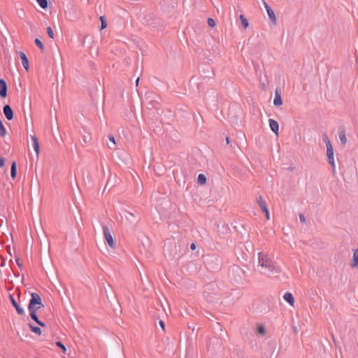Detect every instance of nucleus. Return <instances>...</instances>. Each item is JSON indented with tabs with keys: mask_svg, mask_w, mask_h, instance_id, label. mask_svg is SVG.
<instances>
[{
	"mask_svg": "<svg viewBox=\"0 0 358 358\" xmlns=\"http://www.w3.org/2000/svg\"><path fill=\"white\" fill-rule=\"evenodd\" d=\"M339 139L343 145H345L347 143V138L345 135V131L344 129L340 130L338 132Z\"/></svg>",
	"mask_w": 358,
	"mask_h": 358,
	"instance_id": "2eb2a0df",
	"label": "nucleus"
},
{
	"mask_svg": "<svg viewBox=\"0 0 358 358\" xmlns=\"http://www.w3.org/2000/svg\"><path fill=\"white\" fill-rule=\"evenodd\" d=\"M10 176L13 179H15L17 176V164L15 162H13L10 168Z\"/></svg>",
	"mask_w": 358,
	"mask_h": 358,
	"instance_id": "dca6fc26",
	"label": "nucleus"
},
{
	"mask_svg": "<svg viewBox=\"0 0 358 358\" xmlns=\"http://www.w3.org/2000/svg\"><path fill=\"white\" fill-rule=\"evenodd\" d=\"M35 44L37 45V47H38V48L43 51L44 50V46H43V43L41 42V41L39 39V38H36L35 41Z\"/></svg>",
	"mask_w": 358,
	"mask_h": 358,
	"instance_id": "393cba45",
	"label": "nucleus"
},
{
	"mask_svg": "<svg viewBox=\"0 0 358 358\" xmlns=\"http://www.w3.org/2000/svg\"><path fill=\"white\" fill-rule=\"evenodd\" d=\"M115 145H113V143H110V145L108 144V147L110 148V149H115Z\"/></svg>",
	"mask_w": 358,
	"mask_h": 358,
	"instance_id": "a19ab883",
	"label": "nucleus"
},
{
	"mask_svg": "<svg viewBox=\"0 0 358 358\" xmlns=\"http://www.w3.org/2000/svg\"><path fill=\"white\" fill-rule=\"evenodd\" d=\"M38 5L43 9L48 8V1L47 0H36Z\"/></svg>",
	"mask_w": 358,
	"mask_h": 358,
	"instance_id": "4be33fe9",
	"label": "nucleus"
},
{
	"mask_svg": "<svg viewBox=\"0 0 358 358\" xmlns=\"http://www.w3.org/2000/svg\"><path fill=\"white\" fill-rule=\"evenodd\" d=\"M29 327L31 329V331L34 332L38 335L41 334V329L38 327H34L31 324H29Z\"/></svg>",
	"mask_w": 358,
	"mask_h": 358,
	"instance_id": "6ab92c4d",
	"label": "nucleus"
},
{
	"mask_svg": "<svg viewBox=\"0 0 358 358\" xmlns=\"http://www.w3.org/2000/svg\"><path fill=\"white\" fill-rule=\"evenodd\" d=\"M208 24L210 27H214L216 25L215 22L213 18L208 19Z\"/></svg>",
	"mask_w": 358,
	"mask_h": 358,
	"instance_id": "7c9ffc66",
	"label": "nucleus"
},
{
	"mask_svg": "<svg viewBox=\"0 0 358 358\" xmlns=\"http://www.w3.org/2000/svg\"><path fill=\"white\" fill-rule=\"evenodd\" d=\"M5 164V159L0 157V167H3Z\"/></svg>",
	"mask_w": 358,
	"mask_h": 358,
	"instance_id": "c9c22d12",
	"label": "nucleus"
},
{
	"mask_svg": "<svg viewBox=\"0 0 358 358\" xmlns=\"http://www.w3.org/2000/svg\"><path fill=\"white\" fill-rule=\"evenodd\" d=\"M257 202L259 206L260 207V208L262 209V210L265 213L266 220H269L270 216H269L268 209L266 204L264 201L261 195H259V196L257 198Z\"/></svg>",
	"mask_w": 358,
	"mask_h": 358,
	"instance_id": "20e7f679",
	"label": "nucleus"
},
{
	"mask_svg": "<svg viewBox=\"0 0 358 358\" xmlns=\"http://www.w3.org/2000/svg\"><path fill=\"white\" fill-rule=\"evenodd\" d=\"M352 268H358V249L354 250L353 256H352Z\"/></svg>",
	"mask_w": 358,
	"mask_h": 358,
	"instance_id": "ddd939ff",
	"label": "nucleus"
},
{
	"mask_svg": "<svg viewBox=\"0 0 358 358\" xmlns=\"http://www.w3.org/2000/svg\"><path fill=\"white\" fill-rule=\"evenodd\" d=\"M43 307V306H34V308L33 309H29V313H30V316L31 317V319L33 318V315H36V312L38 310H39L41 308Z\"/></svg>",
	"mask_w": 358,
	"mask_h": 358,
	"instance_id": "a211bd4d",
	"label": "nucleus"
},
{
	"mask_svg": "<svg viewBox=\"0 0 358 358\" xmlns=\"http://www.w3.org/2000/svg\"><path fill=\"white\" fill-rule=\"evenodd\" d=\"M239 18L241 21V24L244 29H247L249 26V23L246 17L243 15H241Z\"/></svg>",
	"mask_w": 358,
	"mask_h": 358,
	"instance_id": "f3484780",
	"label": "nucleus"
},
{
	"mask_svg": "<svg viewBox=\"0 0 358 358\" xmlns=\"http://www.w3.org/2000/svg\"><path fill=\"white\" fill-rule=\"evenodd\" d=\"M33 147H34V149L37 156H38L39 152H40V147H39L38 142L33 143Z\"/></svg>",
	"mask_w": 358,
	"mask_h": 358,
	"instance_id": "c85d7f7f",
	"label": "nucleus"
},
{
	"mask_svg": "<svg viewBox=\"0 0 358 358\" xmlns=\"http://www.w3.org/2000/svg\"><path fill=\"white\" fill-rule=\"evenodd\" d=\"M55 344H56V345H57L58 348H59L62 350V352H63L64 353H66V348L64 346V345L62 342H60V341H57V342L55 343Z\"/></svg>",
	"mask_w": 358,
	"mask_h": 358,
	"instance_id": "a878e982",
	"label": "nucleus"
},
{
	"mask_svg": "<svg viewBox=\"0 0 358 358\" xmlns=\"http://www.w3.org/2000/svg\"><path fill=\"white\" fill-rule=\"evenodd\" d=\"M7 134L6 129L4 127L1 120H0V137H4Z\"/></svg>",
	"mask_w": 358,
	"mask_h": 358,
	"instance_id": "aec40b11",
	"label": "nucleus"
},
{
	"mask_svg": "<svg viewBox=\"0 0 358 358\" xmlns=\"http://www.w3.org/2000/svg\"><path fill=\"white\" fill-rule=\"evenodd\" d=\"M138 83H139V78H138L136 80V86H138Z\"/></svg>",
	"mask_w": 358,
	"mask_h": 358,
	"instance_id": "49530a36",
	"label": "nucleus"
},
{
	"mask_svg": "<svg viewBox=\"0 0 358 358\" xmlns=\"http://www.w3.org/2000/svg\"><path fill=\"white\" fill-rule=\"evenodd\" d=\"M5 265V259H2V262L1 264V266H3Z\"/></svg>",
	"mask_w": 358,
	"mask_h": 358,
	"instance_id": "a18cd8bd",
	"label": "nucleus"
},
{
	"mask_svg": "<svg viewBox=\"0 0 358 358\" xmlns=\"http://www.w3.org/2000/svg\"><path fill=\"white\" fill-rule=\"evenodd\" d=\"M196 244L194 243H192L190 245V248L192 250H194L196 249Z\"/></svg>",
	"mask_w": 358,
	"mask_h": 358,
	"instance_id": "ea45409f",
	"label": "nucleus"
},
{
	"mask_svg": "<svg viewBox=\"0 0 358 358\" xmlns=\"http://www.w3.org/2000/svg\"><path fill=\"white\" fill-rule=\"evenodd\" d=\"M266 12H267V14H268V18L269 20H271V22L273 24H275L276 22H277V19H276V17H275V13L274 11L272 10V8H268L266 10Z\"/></svg>",
	"mask_w": 358,
	"mask_h": 358,
	"instance_id": "f8f14e48",
	"label": "nucleus"
},
{
	"mask_svg": "<svg viewBox=\"0 0 358 358\" xmlns=\"http://www.w3.org/2000/svg\"><path fill=\"white\" fill-rule=\"evenodd\" d=\"M197 180H198V182L200 183L201 185H203L206 182V176L201 173L198 176Z\"/></svg>",
	"mask_w": 358,
	"mask_h": 358,
	"instance_id": "412c9836",
	"label": "nucleus"
},
{
	"mask_svg": "<svg viewBox=\"0 0 358 358\" xmlns=\"http://www.w3.org/2000/svg\"><path fill=\"white\" fill-rule=\"evenodd\" d=\"M16 262H17V264L18 266L21 268L22 267V264L19 262L18 259H17Z\"/></svg>",
	"mask_w": 358,
	"mask_h": 358,
	"instance_id": "79ce46f5",
	"label": "nucleus"
},
{
	"mask_svg": "<svg viewBox=\"0 0 358 358\" xmlns=\"http://www.w3.org/2000/svg\"><path fill=\"white\" fill-rule=\"evenodd\" d=\"M262 3H263V5H264L266 10L268 8H271V7L268 5V3L264 0H262Z\"/></svg>",
	"mask_w": 358,
	"mask_h": 358,
	"instance_id": "e433bc0d",
	"label": "nucleus"
},
{
	"mask_svg": "<svg viewBox=\"0 0 358 358\" xmlns=\"http://www.w3.org/2000/svg\"><path fill=\"white\" fill-rule=\"evenodd\" d=\"M10 299L12 305L15 307L17 313L19 315H24V309L22 307H20V306L16 302V301L14 299V298L13 297L12 295H10Z\"/></svg>",
	"mask_w": 358,
	"mask_h": 358,
	"instance_id": "6e6552de",
	"label": "nucleus"
},
{
	"mask_svg": "<svg viewBox=\"0 0 358 358\" xmlns=\"http://www.w3.org/2000/svg\"><path fill=\"white\" fill-rule=\"evenodd\" d=\"M257 333L262 335L265 334L266 330L263 325H259L257 327Z\"/></svg>",
	"mask_w": 358,
	"mask_h": 358,
	"instance_id": "cd10ccee",
	"label": "nucleus"
},
{
	"mask_svg": "<svg viewBox=\"0 0 358 358\" xmlns=\"http://www.w3.org/2000/svg\"><path fill=\"white\" fill-rule=\"evenodd\" d=\"M3 112L8 120H11L13 118V111L9 105H5L3 108Z\"/></svg>",
	"mask_w": 358,
	"mask_h": 358,
	"instance_id": "39448f33",
	"label": "nucleus"
},
{
	"mask_svg": "<svg viewBox=\"0 0 358 358\" xmlns=\"http://www.w3.org/2000/svg\"><path fill=\"white\" fill-rule=\"evenodd\" d=\"M108 139L110 141V143H113V145H116L115 137L113 135H109L108 136Z\"/></svg>",
	"mask_w": 358,
	"mask_h": 358,
	"instance_id": "473e14b6",
	"label": "nucleus"
},
{
	"mask_svg": "<svg viewBox=\"0 0 358 358\" xmlns=\"http://www.w3.org/2000/svg\"><path fill=\"white\" fill-rule=\"evenodd\" d=\"M323 141H324V143H325V144H326V147H327V148H328L329 147V148L333 147V146H332V145H331V141H330V140L329 139V137L327 136V134H324V135L323 136Z\"/></svg>",
	"mask_w": 358,
	"mask_h": 358,
	"instance_id": "5701e85b",
	"label": "nucleus"
},
{
	"mask_svg": "<svg viewBox=\"0 0 358 358\" xmlns=\"http://www.w3.org/2000/svg\"><path fill=\"white\" fill-rule=\"evenodd\" d=\"M226 141H227V143L229 144L230 143V140H229V137H227L226 138Z\"/></svg>",
	"mask_w": 358,
	"mask_h": 358,
	"instance_id": "c03bdc74",
	"label": "nucleus"
},
{
	"mask_svg": "<svg viewBox=\"0 0 358 358\" xmlns=\"http://www.w3.org/2000/svg\"><path fill=\"white\" fill-rule=\"evenodd\" d=\"M100 20H101V29H105L106 27L107 24H106V21L104 20L103 16L100 17Z\"/></svg>",
	"mask_w": 358,
	"mask_h": 358,
	"instance_id": "2f4dec72",
	"label": "nucleus"
},
{
	"mask_svg": "<svg viewBox=\"0 0 358 358\" xmlns=\"http://www.w3.org/2000/svg\"><path fill=\"white\" fill-rule=\"evenodd\" d=\"M43 306L41 298L37 293H31V299L29 303L28 309H33L34 306Z\"/></svg>",
	"mask_w": 358,
	"mask_h": 358,
	"instance_id": "7ed1b4c3",
	"label": "nucleus"
},
{
	"mask_svg": "<svg viewBox=\"0 0 358 358\" xmlns=\"http://www.w3.org/2000/svg\"><path fill=\"white\" fill-rule=\"evenodd\" d=\"M103 232L107 243L111 248L114 249L115 248V243L107 226H103Z\"/></svg>",
	"mask_w": 358,
	"mask_h": 358,
	"instance_id": "f03ea898",
	"label": "nucleus"
},
{
	"mask_svg": "<svg viewBox=\"0 0 358 358\" xmlns=\"http://www.w3.org/2000/svg\"><path fill=\"white\" fill-rule=\"evenodd\" d=\"M83 140L85 143H87L89 141V140L87 139V138L86 136H84Z\"/></svg>",
	"mask_w": 358,
	"mask_h": 358,
	"instance_id": "37998d69",
	"label": "nucleus"
},
{
	"mask_svg": "<svg viewBox=\"0 0 358 358\" xmlns=\"http://www.w3.org/2000/svg\"><path fill=\"white\" fill-rule=\"evenodd\" d=\"M257 269L260 273L268 277H271L280 273V268L276 266L275 262L267 253L264 252L258 253Z\"/></svg>",
	"mask_w": 358,
	"mask_h": 358,
	"instance_id": "f257e3e1",
	"label": "nucleus"
},
{
	"mask_svg": "<svg viewBox=\"0 0 358 358\" xmlns=\"http://www.w3.org/2000/svg\"><path fill=\"white\" fill-rule=\"evenodd\" d=\"M283 299L292 306H294V298L292 293L290 292H286L284 296Z\"/></svg>",
	"mask_w": 358,
	"mask_h": 358,
	"instance_id": "9b49d317",
	"label": "nucleus"
},
{
	"mask_svg": "<svg viewBox=\"0 0 358 358\" xmlns=\"http://www.w3.org/2000/svg\"><path fill=\"white\" fill-rule=\"evenodd\" d=\"M299 220H300L301 222H302V223L306 222V217L303 214H299Z\"/></svg>",
	"mask_w": 358,
	"mask_h": 358,
	"instance_id": "72a5a7b5",
	"label": "nucleus"
},
{
	"mask_svg": "<svg viewBox=\"0 0 358 358\" xmlns=\"http://www.w3.org/2000/svg\"><path fill=\"white\" fill-rule=\"evenodd\" d=\"M269 126L271 129V131L276 134V136L278 135V130H279V124L277 121L270 119L269 120Z\"/></svg>",
	"mask_w": 358,
	"mask_h": 358,
	"instance_id": "1a4fd4ad",
	"label": "nucleus"
},
{
	"mask_svg": "<svg viewBox=\"0 0 358 358\" xmlns=\"http://www.w3.org/2000/svg\"><path fill=\"white\" fill-rule=\"evenodd\" d=\"M327 157L328 159L329 163L331 165L333 169H334L335 167V162H334V149L333 147L327 148Z\"/></svg>",
	"mask_w": 358,
	"mask_h": 358,
	"instance_id": "423d86ee",
	"label": "nucleus"
},
{
	"mask_svg": "<svg viewBox=\"0 0 358 358\" xmlns=\"http://www.w3.org/2000/svg\"><path fill=\"white\" fill-rule=\"evenodd\" d=\"M124 217L131 222L134 221L133 218H134V215L131 213L127 212L124 215Z\"/></svg>",
	"mask_w": 358,
	"mask_h": 358,
	"instance_id": "bb28decb",
	"label": "nucleus"
},
{
	"mask_svg": "<svg viewBox=\"0 0 358 358\" xmlns=\"http://www.w3.org/2000/svg\"><path fill=\"white\" fill-rule=\"evenodd\" d=\"M33 316L34 317H33L32 320L34 321H35L38 325H40L42 327H45V324L43 322H42V321L38 320V317L37 315H34Z\"/></svg>",
	"mask_w": 358,
	"mask_h": 358,
	"instance_id": "b1692460",
	"label": "nucleus"
},
{
	"mask_svg": "<svg viewBox=\"0 0 358 358\" xmlns=\"http://www.w3.org/2000/svg\"><path fill=\"white\" fill-rule=\"evenodd\" d=\"M8 87L3 79H0V96L5 98L7 96Z\"/></svg>",
	"mask_w": 358,
	"mask_h": 358,
	"instance_id": "0eeeda50",
	"label": "nucleus"
},
{
	"mask_svg": "<svg viewBox=\"0 0 358 358\" xmlns=\"http://www.w3.org/2000/svg\"><path fill=\"white\" fill-rule=\"evenodd\" d=\"M47 33H48V35L50 38H54V33H53V31L52 29H51V27H48L47 28Z\"/></svg>",
	"mask_w": 358,
	"mask_h": 358,
	"instance_id": "c756f323",
	"label": "nucleus"
},
{
	"mask_svg": "<svg viewBox=\"0 0 358 358\" xmlns=\"http://www.w3.org/2000/svg\"><path fill=\"white\" fill-rule=\"evenodd\" d=\"M159 324L161 327V328L162 329V330L165 331V324H164V322L162 320H159Z\"/></svg>",
	"mask_w": 358,
	"mask_h": 358,
	"instance_id": "f704fd0d",
	"label": "nucleus"
},
{
	"mask_svg": "<svg viewBox=\"0 0 358 358\" xmlns=\"http://www.w3.org/2000/svg\"><path fill=\"white\" fill-rule=\"evenodd\" d=\"M31 141H32L33 143H38V139H37V138H36V136H32V135H31Z\"/></svg>",
	"mask_w": 358,
	"mask_h": 358,
	"instance_id": "4c0bfd02",
	"label": "nucleus"
},
{
	"mask_svg": "<svg viewBox=\"0 0 358 358\" xmlns=\"http://www.w3.org/2000/svg\"><path fill=\"white\" fill-rule=\"evenodd\" d=\"M19 55L22 60V64L23 67L26 69V71H28L29 70V60H28L27 57L22 52H20Z\"/></svg>",
	"mask_w": 358,
	"mask_h": 358,
	"instance_id": "9d476101",
	"label": "nucleus"
},
{
	"mask_svg": "<svg viewBox=\"0 0 358 358\" xmlns=\"http://www.w3.org/2000/svg\"><path fill=\"white\" fill-rule=\"evenodd\" d=\"M273 104L275 106H281L282 104V101L280 94V93L278 91L275 92V98H274V101H273Z\"/></svg>",
	"mask_w": 358,
	"mask_h": 358,
	"instance_id": "4468645a",
	"label": "nucleus"
},
{
	"mask_svg": "<svg viewBox=\"0 0 358 358\" xmlns=\"http://www.w3.org/2000/svg\"><path fill=\"white\" fill-rule=\"evenodd\" d=\"M236 270V272H241V273H244L243 271H242L240 268L238 267H236V268H234L232 269L233 271H234Z\"/></svg>",
	"mask_w": 358,
	"mask_h": 358,
	"instance_id": "58836bf2",
	"label": "nucleus"
}]
</instances>
